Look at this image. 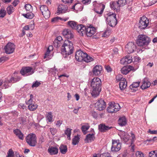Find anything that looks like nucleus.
I'll list each match as a JSON object with an SVG mask.
<instances>
[{"label":"nucleus","mask_w":157,"mask_h":157,"mask_svg":"<svg viewBox=\"0 0 157 157\" xmlns=\"http://www.w3.org/2000/svg\"><path fill=\"white\" fill-rule=\"evenodd\" d=\"M101 81L98 77L94 78L91 82L90 86L92 88L91 94L94 97H96L99 94L101 91Z\"/></svg>","instance_id":"1"},{"label":"nucleus","mask_w":157,"mask_h":157,"mask_svg":"<svg viewBox=\"0 0 157 157\" xmlns=\"http://www.w3.org/2000/svg\"><path fill=\"white\" fill-rule=\"evenodd\" d=\"M74 47L72 43L68 40H65L61 47V53L64 57L73 53Z\"/></svg>","instance_id":"2"},{"label":"nucleus","mask_w":157,"mask_h":157,"mask_svg":"<svg viewBox=\"0 0 157 157\" xmlns=\"http://www.w3.org/2000/svg\"><path fill=\"white\" fill-rule=\"evenodd\" d=\"M151 40L147 36L144 35H140L138 36L136 44L140 46L146 47L148 45Z\"/></svg>","instance_id":"3"},{"label":"nucleus","mask_w":157,"mask_h":157,"mask_svg":"<svg viewBox=\"0 0 157 157\" xmlns=\"http://www.w3.org/2000/svg\"><path fill=\"white\" fill-rule=\"evenodd\" d=\"M116 16L115 13L112 12H109L107 14L106 19V23L111 27H114L117 24Z\"/></svg>","instance_id":"4"},{"label":"nucleus","mask_w":157,"mask_h":157,"mask_svg":"<svg viewBox=\"0 0 157 157\" xmlns=\"http://www.w3.org/2000/svg\"><path fill=\"white\" fill-rule=\"evenodd\" d=\"M20 79V78L16 76L15 77H12L10 80H8L7 79L3 80L2 87V88H4L5 89L8 88V87L10 86L11 85V82H15L18 81Z\"/></svg>","instance_id":"5"},{"label":"nucleus","mask_w":157,"mask_h":157,"mask_svg":"<svg viewBox=\"0 0 157 157\" xmlns=\"http://www.w3.org/2000/svg\"><path fill=\"white\" fill-rule=\"evenodd\" d=\"M27 144L31 146L34 147L36 143V136L35 134H29L26 138Z\"/></svg>","instance_id":"6"},{"label":"nucleus","mask_w":157,"mask_h":157,"mask_svg":"<svg viewBox=\"0 0 157 157\" xmlns=\"http://www.w3.org/2000/svg\"><path fill=\"white\" fill-rule=\"evenodd\" d=\"M120 109V107L118 104L111 102L109 103L107 111L109 113H115L119 111Z\"/></svg>","instance_id":"7"},{"label":"nucleus","mask_w":157,"mask_h":157,"mask_svg":"<svg viewBox=\"0 0 157 157\" xmlns=\"http://www.w3.org/2000/svg\"><path fill=\"white\" fill-rule=\"evenodd\" d=\"M121 147V144L120 140H112V146L111 147V151L113 152H117L119 151Z\"/></svg>","instance_id":"8"},{"label":"nucleus","mask_w":157,"mask_h":157,"mask_svg":"<svg viewBox=\"0 0 157 157\" xmlns=\"http://www.w3.org/2000/svg\"><path fill=\"white\" fill-rule=\"evenodd\" d=\"M149 23L148 19L145 16H143L140 18L138 27L140 29H144L147 26Z\"/></svg>","instance_id":"9"},{"label":"nucleus","mask_w":157,"mask_h":157,"mask_svg":"<svg viewBox=\"0 0 157 157\" xmlns=\"http://www.w3.org/2000/svg\"><path fill=\"white\" fill-rule=\"evenodd\" d=\"M34 72V70L33 68L29 67H23L20 71L21 75L25 76L32 75Z\"/></svg>","instance_id":"10"},{"label":"nucleus","mask_w":157,"mask_h":157,"mask_svg":"<svg viewBox=\"0 0 157 157\" xmlns=\"http://www.w3.org/2000/svg\"><path fill=\"white\" fill-rule=\"evenodd\" d=\"M95 107L99 111L104 110L106 107V104L104 100L102 99L98 100L96 103H95Z\"/></svg>","instance_id":"11"},{"label":"nucleus","mask_w":157,"mask_h":157,"mask_svg":"<svg viewBox=\"0 0 157 157\" xmlns=\"http://www.w3.org/2000/svg\"><path fill=\"white\" fill-rule=\"evenodd\" d=\"M96 29L92 25L87 26L85 34L87 37H91L96 33Z\"/></svg>","instance_id":"12"},{"label":"nucleus","mask_w":157,"mask_h":157,"mask_svg":"<svg viewBox=\"0 0 157 157\" xmlns=\"http://www.w3.org/2000/svg\"><path fill=\"white\" fill-rule=\"evenodd\" d=\"M15 48V45L10 42L8 43L5 47V52L7 54L13 53Z\"/></svg>","instance_id":"13"},{"label":"nucleus","mask_w":157,"mask_h":157,"mask_svg":"<svg viewBox=\"0 0 157 157\" xmlns=\"http://www.w3.org/2000/svg\"><path fill=\"white\" fill-rule=\"evenodd\" d=\"M40 9L44 17L46 19L49 18L50 16V12L47 6L45 5L42 6L40 7Z\"/></svg>","instance_id":"14"},{"label":"nucleus","mask_w":157,"mask_h":157,"mask_svg":"<svg viewBox=\"0 0 157 157\" xmlns=\"http://www.w3.org/2000/svg\"><path fill=\"white\" fill-rule=\"evenodd\" d=\"M118 135L120 137L121 140L125 143L129 141V136L127 132L122 130H120L118 132Z\"/></svg>","instance_id":"15"},{"label":"nucleus","mask_w":157,"mask_h":157,"mask_svg":"<svg viewBox=\"0 0 157 157\" xmlns=\"http://www.w3.org/2000/svg\"><path fill=\"white\" fill-rule=\"evenodd\" d=\"M136 49V45L132 42H129L125 46V50L128 53L133 52Z\"/></svg>","instance_id":"16"},{"label":"nucleus","mask_w":157,"mask_h":157,"mask_svg":"<svg viewBox=\"0 0 157 157\" xmlns=\"http://www.w3.org/2000/svg\"><path fill=\"white\" fill-rule=\"evenodd\" d=\"M85 53L80 50L77 51L75 54L76 59L79 62H82Z\"/></svg>","instance_id":"17"},{"label":"nucleus","mask_w":157,"mask_h":157,"mask_svg":"<svg viewBox=\"0 0 157 157\" xmlns=\"http://www.w3.org/2000/svg\"><path fill=\"white\" fill-rule=\"evenodd\" d=\"M26 104L28 105L29 109L30 111H34L37 107V105L34 101H31V100H28L26 102Z\"/></svg>","instance_id":"18"},{"label":"nucleus","mask_w":157,"mask_h":157,"mask_svg":"<svg viewBox=\"0 0 157 157\" xmlns=\"http://www.w3.org/2000/svg\"><path fill=\"white\" fill-rule=\"evenodd\" d=\"M102 70V67L100 65H97L94 67L92 71L94 75L99 76L101 75Z\"/></svg>","instance_id":"19"},{"label":"nucleus","mask_w":157,"mask_h":157,"mask_svg":"<svg viewBox=\"0 0 157 157\" xmlns=\"http://www.w3.org/2000/svg\"><path fill=\"white\" fill-rule=\"evenodd\" d=\"M87 26L85 27L82 24L78 25L76 30L82 36L85 34Z\"/></svg>","instance_id":"20"},{"label":"nucleus","mask_w":157,"mask_h":157,"mask_svg":"<svg viewBox=\"0 0 157 157\" xmlns=\"http://www.w3.org/2000/svg\"><path fill=\"white\" fill-rule=\"evenodd\" d=\"M53 47L52 46H49L47 49L44 56V58H46L47 60H49L51 58L53 55L51 53L52 52Z\"/></svg>","instance_id":"21"},{"label":"nucleus","mask_w":157,"mask_h":157,"mask_svg":"<svg viewBox=\"0 0 157 157\" xmlns=\"http://www.w3.org/2000/svg\"><path fill=\"white\" fill-rule=\"evenodd\" d=\"M68 10V7L67 5L61 4L59 5L58 7L57 13H66Z\"/></svg>","instance_id":"22"},{"label":"nucleus","mask_w":157,"mask_h":157,"mask_svg":"<svg viewBox=\"0 0 157 157\" xmlns=\"http://www.w3.org/2000/svg\"><path fill=\"white\" fill-rule=\"evenodd\" d=\"M63 36L68 39H71L73 37L74 35L70 29H65L62 33Z\"/></svg>","instance_id":"23"},{"label":"nucleus","mask_w":157,"mask_h":157,"mask_svg":"<svg viewBox=\"0 0 157 157\" xmlns=\"http://www.w3.org/2000/svg\"><path fill=\"white\" fill-rule=\"evenodd\" d=\"M132 61V57L129 56H125L121 60V63L122 64L130 63Z\"/></svg>","instance_id":"24"},{"label":"nucleus","mask_w":157,"mask_h":157,"mask_svg":"<svg viewBox=\"0 0 157 157\" xmlns=\"http://www.w3.org/2000/svg\"><path fill=\"white\" fill-rule=\"evenodd\" d=\"M113 127L106 125L104 124H101L98 125V129L101 132H105L111 129Z\"/></svg>","instance_id":"25"},{"label":"nucleus","mask_w":157,"mask_h":157,"mask_svg":"<svg viewBox=\"0 0 157 157\" xmlns=\"http://www.w3.org/2000/svg\"><path fill=\"white\" fill-rule=\"evenodd\" d=\"M110 6L111 8L116 11L119 12L120 10V6L117 2H111L110 3Z\"/></svg>","instance_id":"26"},{"label":"nucleus","mask_w":157,"mask_h":157,"mask_svg":"<svg viewBox=\"0 0 157 157\" xmlns=\"http://www.w3.org/2000/svg\"><path fill=\"white\" fill-rule=\"evenodd\" d=\"M142 85L141 88L142 89H145L149 87L150 86V83L147 78H144L142 80Z\"/></svg>","instance_id":"27"},{"label":"nucleus","mask_w":157,"mask_h":157,"mask_svg":"<svg viewBox=\"0 0 157 157\" xmlns=\"http://www.w3.org/2000/svg\"><path fill=\"white\" fill-rule=\"evenodd\" d=\"M98 9H95V11L97 13L100 14H101L102 13L104 10L105 8V6L101 3L98 4Z\"/></svg>","instance_id":"28"},{"label":"nucleus","mask_w":157,"mask_h":157,"mask_svg":"<svg viewBox=\"0 0 157 157\" xmlns=\"http://www.w3.org/2000/svg\"><path fill=\"white\" fill-rule=\"evenodd\" d=\"M131 67H132L130 66H124L121 69V73L124 75H126L131 71Z\"/></svg>","instance_id":"29"},{"label":"nucleus","mask_w":157,"mask_h":157,"mask_svg":"<svg viewBox=\"0 0 157 157\" xmlns=\"http://www.w3.org/2000/svg\"><path fill=\"white\" fill-rule=\"evenodd\" d=\"M48 151L51 155H56L58 153V149L56 147H50L48 148Z\"/></svg>","instance_id":"30"},{"label":"nucleus","mask_w":157,"mask_h":157,"mask_svg":"<svg viewBox=\"0 0 157 157\" xmlns=\"http://www.w3.org/2000/svg\"><path fill=\"white\" fill-rule=\"evenodd\" d=\"M94 138V134H90L86 135L85 141V142L88 143L93 141Z\"/></svg>","instance_id":"31"},{"label":"nucleus","mask_w":157,"mask_h":157,"mask_svg":"<svg viewBox=\"0 0 157 157\" xmlns=\"http://www.w3.org/2000/svg\"><path fill=\"white\" fill-rule=\"evenodd\" d=\"M118 123L121 126H125L127 124V121L124 117H120L118 121Z\"/></svg>","instance_id":"32"},{"label":"nucleus","mask_w":157,"mask_h":157,"mask_svg":"<svg viewBox=\"0 0 157 157\" xmlns=\"http://www.w3.org/2000/svg\"><path fill=\"white\" fill-rule=\"evenodd\" d=\"M123 80H122L120 82L119 86L121 90H123L125 89L127 86V82L125 79H123Z\"/></svg>","instance_id":"33"},{"label":"nucleus","mask_w":157,"mask_h":157,"mask_svg":"<svg viewBox=\"0 0 157 157\" xmlns=\"http://www.w3.org/2000/svg\"><path fill=\"white\" fill-rule=\"evenodd\" d=\"M13 132L15 135L17 136L21 140H23V135L21 132L20 130L18 129H16L14 130Z\"/></svg>","instance_id":"34"},{"label":"nucleus","mask_w":157,"mask_h":157,"mask_svg":"<svg viewBox=\"0 0 157 157\" xmlns=\"http://www.w3.org/2000/svg\"><path fill=\"white\" fill-rule=\"evenodd\" d=\"M85 55L83 59V61L86 62L88 63L94 61V59L91 56H89L86 53H85Z\"/></svg>","instance_id":"35"},{"label":"nucleus","mask_w":157,"mask_h":157,"mask_svg":"<svg viewBox=\"0 0 157 157\" xmlns=\"http://www.w3.org/2000/svg\"><path fill=\"white\" fill-rule=\"evenodd\" d=\"M31 12H28L26 13H24L22 15L27 18L31 19L34 17V14Z\"/></svg>","instance_id":"36"},{"label":"nucleus","mask_w":157,"mask_h":157,"mask_svg":"<svg viewBox=\"0 0 157 157\" xmlns=\"http://www.w3.org/2000/svg\"><path fill=\"white\" fill-rule=\"evenodd\" d=\"M68 25L73 29H76L77 28V24L74 21H71L68 22Z\"/></svg>","instance_id":"37"},{"label":"nucleus","mask_w":157,"mask_h":157,"mask_svg":"<svg viewBox=\"0 0 157 157\" xmlns=\"http://www.w3.org/2000/svg\"><path fill=\"white\" fill-rule=\"evenodd\" d=\"M60 151L63 154H65L67 151V147L66 145H62L59 147Z\"/></svg>","instance_id":"38"},{"label":"nucleus","mask_w":157,"mask_h":157,"mask_svg":"<svg viewBox=\"0 0 157 157\" xmlns=\"http://www.w3.org/2000/svg\"><path fill=\"white\" fill-rule=\"evenodd\" d=\"M26 117L25 116H23L19 117L18 119V121L21 124H25L26 122Z\"/></svg>","instance_id":"39"},{"label":"nucleus","mask_w":157,"mask_h":157,"mask_svg":"<svg viewBox=\"0 0 157 157\" xmlns=\"http://www.w3.org/2000/svg\"><path fill=\"white\" fill-rule=\"evenodd\" d=\"M71 129L69 128H67V130L65 131V133L67 135V138L69 140H71L70 136L71 134Z\"/></svg>","instance_id":"40"},{"label":"nucleus","mask_w":157,"mask_h":157,"mask_svg":"<svg viewBox=\"0 0 157 157\" xmlns=\"http://www.w3.org/2000/svg\"><path fill=\"white\" fill-rule=\"evenodd\" d=\"M52 117L53 116L52 114V113L51 112L48 113L47 114L46 119L49 122H52L53 121H52Z\"/></svg>","instance_id":"41"},{"label":"nucleus","mask_w":157,"mask_h":157,"mask_svg":"<svg viewBox=\"0 0 157 157\" xmlns=\"http://www.w3.org/2000/svg\"><path fill=\"white\" fill-rule=\"evenodd\" d=\"M79 138L78 136H75L72 139V144L74 145H76L79 141Z\"/></svg>","instance_id":"42"},{"label":"nucleus","mask_w":157,"mask_h":157,"mask_svg":"<svg viewBox=\"0 0 157 157\" xmlns=\"http://www.w3.org/2000/svg\"><path fill=\"white\" fill-rule=\"evenodd\" d=\"M140 83V82H134L130 86V87L131 89H132L134 88H136L139 86Z\"/></svg>","instance_id":"43"},{"label":"nucleus","mask_w":157,"mask_h":157,"mask_svg":"<svg viewBox=\"0 0 157 157\" xmlns=\"http://www.w3.org/2000/svg\"><path fill=\"white\" fill-rule=\"evenodd\" d=\"M149 154V157H157V150L151 151Z\"/></svg>","instance_id":"44"},{"label":"nucleus","mask_w":157,"mask_h":157,"mask_svg":"<svg viewBox=\"0 0 157 157\" xmlns=\"http://www.w3.org/2000/svg\"><path fill=\"white\" fill-rule=\"evenodd\" d=\"M80 6L81 4L80 3H76L72 6L71 9L78 10L80 9L79 7Z\"/></svg>","instance_id":"45"},{"label":"nucleus","mask_w":157,"mask_h":157,"mask_svg":"<svg viewBox=\"0 0 157 157\" xmlns=\"http://www.w3.org/2000/svg\"><path fill=\"white\" fill-rule=\"evenodd\" d=\"M25 8L27 12H32L33 8L30 4H27L25 5Z\"/></svg>","instance_id":"46"},{"label":"nucleus","mask_w":157,"mask_h":157,"mask_svg":"<svg viewBox=\"0 0 157 157\" xmlns=\"http://www.w3.org/2000/svg\"><path fill=\"white\" fill-rule=\"evenodd\" d=\"M13 8L11 5L8 6L7 8V11L9 14H10L13 12Z\"/></svg>","instance_id":"47"},{"label":"nucleus","mask_w":157,"mask_h":157,"mask_svg":"<svg viewBox=\"0 0 157 157\" xmlns=\"http://www.w3.org/2000/svg\"><path fill=\"white\" fill-rule=\"evenodd\" d=\"M41 84L40 82H38L36 81L35 82L33 83L32 87V88H36L39 86Z\"/></svg>","instance_id":"48"},{"label":"nucleus","mask_w":157,"mask_h":157,"mask_svg":"<svg viewBox=\"0 0 157 157\" xmlns=\"http://www.w3.org/2000/svg\"><path fill=\"white\" fill-rule=\"evenodd\" d=\"M123 79H125L124 78H123L122 77V76L121 75H117L116 77V80L117 81V82L121 81L122 80H123Z\"/></svg>","instance_id":"49"},{"label":"nucleus","mask_w":157,"mask_h":157,"mask_svg":"<svg viewBox=\"0 0 157 157\" xmlns=\"http://www.w3.org/2000/svg\"><path fill=\"white\" fill-rule=\"evenodd\" d=\"M13 156L14 153L13 151L11 149H9L7 153V157H13Z\"/></svg>","instance_id":"50"},{"label":"nucleus","mask_w":157,"mask_h":157,"mask_svg":"<svg viewBox=\"0 0 157 157\" xmlns=\"http://www.w3.org/2000/svg\"><path fill=\"white\" fill-rule=\"evenodd\" d=\"M90 126L89 125H83L82 127V131L84 132H86V130H87L89 128Z\"/></svg>","instance_id":"51"},{"label":"nucleus","mask_w":157,"mask_h":157,"mask_svg":"<svg viewBox=\"0 0 157 157\" xmlns=\"http://www.w3.org/2000/svg\"><path fill=\"white\" fill-rule=\"evenodd\" d=\"M6 11L4 10H0V17H3L6 14Z\"/></svg>","instance_id":"52"},{"label":"nucleus","mask_w":157,"mask_h":157,"mask_svg":"<svg viewBox=\"0 0 157 157\" xmlns=\"http://www.w3.org/2000/svg\"><path fill=\"white\" fill-rule=\"evenodd\" d=\"M136 155V157H144V154L141 151H137Z\"/></svg>","instance_id":"53"},{"label":"nucleus","mask_w":157,"mask_h":157,"mask_svg":"<svg viewBox=\"0 0 157 157\" xmlns=\"http://www.w3.org/2000/svg\"><path fill=\"white\" fill-rule=\"evenodd\" d=\"M50 131L52 135H55L57 132V130L55 128H50Z\"/></svg>","instance_id":"54"},{"label":"nucleus","mask_w":157,"mask_h":157,"mask_svg":"<svg viewBox=\"0 0 157 157\" xmlns=\"http://www.w3.org/2000/svg\"><path fill=\"white\" fill-rule=\"evenodd\" d=\"M60 19H61V17H55L53 18L52 19V20H51V21H52V22H53V23L56 22H58L59 20H60Z\"/></svg>","instance_id":"55"},{"label":"nucleus","mask_w":157,"mask_h":157,"mask_svg":"<svg viewBox=\"0 0 157 157\" xmlns=\"http://www.w3.org/2000/svg\"><path fill=\"white\" fill-rule=\"evenodd\" d=\"M90 114L92 115L94 118H96L98 117V114L95 112L94 111H92L90 112Z\"/></svg>","instance_id":"56"},{"label":"nucleus","mask_w":157,"mask_h":157,"mask_svg":"<svg viewBox=\"0 0 157 157\" xmlns=\"http://www.w3.org/2000/svg\"><path fill=\"white\" fill-rule=\"evenodd\" d=\"M131 144H133V142L135 140L136 138L135 137V136L134 134L132 133H131Z\"/></svg>","instance_id":"57"},{"label":"nucleus","mask_w":157,"mask_h":157,"mask_svg":"<svg viewBox=\"0 0 157 157\" xmlns=\"http://www.w3.org/2000/svg\"><path fill=\"white\" fill-rule=\"evenodd\" d=\"M100 157H112L108 153H106L100 155Z\"/></svg>","instance_id":"58"},{"label":"nucleus","mask_w":157,"mask_h":157,"mask_svg":"<svg viewBox=\"0 0 157 157\" xmlns=\"http://www.w3.org/2000/svg\"><path fill=\"white\" fill-rule=\"evenodd\" d=\"M91 0H81L82 2L84 4L87 5L91 2Z\"/></svg>","instance_id":"59"},{"label":"nucleus","mask_w":157,"mask_h":157,"mask_svg":"<svg viewBox=\"0 0 157 157\" xmlns=\"http://www.w3.org/2000/svg\"><path fill=\"white\" fill-rule=\"evenodd\" d=\"M8 59V58L5 56H3L0 58V63L3 62L5 61Z\"/></svg>","instance_id":"60"},{"label":"nucleus","mask_w":157,"mask_h":157,"mask_svg":"<svg viewBox=\"0 0 157 157\" xmlns=\"http://www.w3.org/2000/svg\"><path fill=\"white\" fill-rule=\"evenodd\" d=\"M18 107L19 108L22 109H26V106L24 104L21 103L18 105Z\"/></svg>","instance_id":"61"},{"label":"nucleus","mask_w":157,"mask_h":157,"mask_svg":"<svg viewBox=\"0 0 157 157\" xmlns=\"http://www.w3.org/2000/svg\"><path fill=\"white\" fill-rule=\"evenodd\" d=\"M73 0H62L63 3L65 4L71 3Z\"/></svg>","instance_id":"62"},{"label":"nucleus","mask_w":157,"mask_h":157,"mask_svg":"<svg viewBox=\"0 0 157 157\" xmlns=\"http://www.w3.org/2000/svg\"><path fill=\"white\" fill-rule=\"evenodd\" d=\"M134 62H139L140 61V58L138 56L134 57Z\"/></svg>","instance_id":"63"},{"label":"nucleus","mask_w":157,"mask_h":157,"mask_svg":"<svg viewBox=\"0 0 157 157\" xmlns=\"http://www.w3.org/2000/svg\"><path fill=\"white\" fill-rule=\"evenodd\" d=\"M19 0H15L12 3V4L14 6H16L19 3Z\"/></svg>","instance_id":"64"}]
</instances>
